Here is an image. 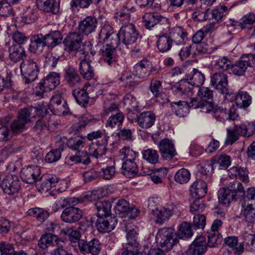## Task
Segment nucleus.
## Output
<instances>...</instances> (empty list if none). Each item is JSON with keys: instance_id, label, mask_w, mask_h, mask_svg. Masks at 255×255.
Instances as JSON below:
<instances>
[{"instance_id": "f257e3e1", "label": "nucleus", "mask_w": 255, "mask_h": 255, "mask_svg": "<svg viewBox=\"0 0 255 255\" xmlns=\"http://www.w3.org/2000/svg\"><path fill=\"white\" fill-rule=\"evenodd\" d=\"M186 81L173 86L172 89L174 94L185 99L193 93V87H197L203 84L204 75L197 69H193L186 75Z\"/></svg>"}, {"instance_id": "f03ea898", "label": "nucleus", "mask_w": 255, "mask_h": 255, "mask_svg": "<svg viewBox=\"0 0 255 255\" xmlns=\"http://www.w3.org/2000/svg\"><path fill=\"white\" fill-rule=\"evenodd\" d=\"M42 110L36 107L25 108L21 110L18 113L16 119L11 123V132L18 134L22 132L26 128V124L30 122V118L34 117L35 114L40 115Z\"/></svg>"}, {"instance_id": "7ed1b4c3", "label": "nucleus", "mask_w": 255, "mask_h": 255, "mask_svg": "<svg viewBox=\"0 0 255 255\" xmlns=\"http://www.w3.org/2000/svg\"><path fill=\"white\" fill-rule=\"evenodd\" d=\"M20 71L24 77L25 83L29 84L37 79L39 67L37 63L32 59H23L20 64Z\"/></svg>"}, {"instance_id": "20e7f679", "label": "nucleus", "mask_w": 255, "mask_h": 255, "mask_svg": "<svg viewBox=\"0 0 255 255\" xmlns=\"http://www.w3.org/2000/svg\"><path fill=\"white\" fill-rule=\"evenodd\" d=\"M174 230L170 228H163L158 230L156 235L157 244L164 250L169 251L175 244Z\"/></svg>"}, {"instance_id": "39448f33", "label": "nucleus", "mask_w": 255, "mask_h": 255, "mask_svg": "<svg viewBox=\"0 0 255 255\" xmlns=\"http://www.w3.org/2000/svg\"><path fill=\"white\" fill-rule=\"evenodd\" d=\"M138 35L134 25L129 23H125L119 31L120 39L125 45H131L135 42Z\"/></svg>"}, {"instance_id": "423d86ee", "label": "nucleus", "mask_w": 255, "mask_h": 255, "mask_svg": "<svg viewBox=\"0 0 255 255\" xmlns=\"http://www.w3.org/2000/svg\"><path fill=\"white\" fill-rule=\"evenodd\" d=\"M211 85L215 89L219 90L222 94H225V98L230 95L228 89L227 75L223 72H216L211 76Z\"/></svg>"}, {"instance_id": "0eeeda50", "label": "nucleus", "mask_w": 255, "mask_h": 255, "mask_svg": "<svg viewBox=\"0 0 255 255\" xmlns=\"http://www.w3.org/2000/svg\"><path fill=\"white\" fill-rule=\"evenodd\" d=\"M79 248L83 254L90 253L93 255H98L101 250L102 246L99 240L94 238L89 242L85 240H79Z\"/></svg>"}, {"instance_id": "6e6552de", "label": "nucleus", "mask_w": 255, "mask_h": 255, "mask_svg": "<svg viewBox=\"0 0 255 255\" xmlns=\"http://www.w3.org/2000/svg\"><path fill=\"white\" fill-rule=\"evenodd\" d=\"M49 108L55 115H65L69 112L66 102L63 101L62 102L61 96L59 94H56L51 97Z\"/></svg>"}, {"instance_id": "1a4fd4ad", "label": "nucleus", "mask_w": 255, "mask_h": 255, "mask_svg": "<svg viewBox=\"0 0 255 255\" xmlns=\"http://www.w3.org/2000/svg\"><path fill=\"white\" fill-rule=\"evenodd\" d=\"M1 188L8 195L14 194L20 188V182L15 175H8L2 181Z\"/></svg>"}, {"instance_id": "9d476101", "label": "nucleus", "mask_w": 255, "mask_h": 255, "mask_svg": "<svg viewBox=\"0 0 255 255\" xmlns=\"http://www.w3.org/2000/svg\"><path fill=\"white\" fill-rule=\"evenodd\" d=\"M117 221L118 220L115 216L98 217L96 227L101 233L110 232L115 229Z\"/></svg>"}, {"instance_id": "9b49d317", "label": "nucleus", "mask_w": 255, "mask_h": 255, "mask_svg": "<svg viewBox=\"0 0 255 255\" xmlns=\"http://www.w3.org/2000/svg\"><path fill=\"white\" fill-rule=\"evenodd\" d=\"M82 216L83 212L79 208L68 207L63 210L61 215V218L65 223H74L79 221Z\"/></svg>"}, {"instance_id": "f8f14e48", "label": "nucleus", "mask_w": 255, "mask_h": 255, "mask_svg": "<svg viewBox=\"0 0 255 255\" xmlns=\"http://www.w3.org/2000/svg\"><path fill=\"white\" fill-rule=\"evenodd\" d=\"M40 174V169L37 166H28L23 168L20 172L21 179L25 182L32 184L36 182Z\"/></svg>"}, {"instance_id": "ddd939ff", "label": "nucleus", "mask_w": 255, "mask_h": 255, "mask_svg": "<svg viewBox=\"0 0 255 255\" xmlns=\"http://www.w3.org/2000/svg\"><path fill=\"white\" fill-rule=\"evenodd\" d=\"M63 43L70 50L78 51L83 45V36L80 31L70 32L64 38Z\"/></svg>"}, {"instance_id": "4468645a", "label": "nucleus", "mask_w": 255, "mask_h": 255, "mask_svg": "<svg viewBox=\"0 0 255 255\" xmlns=\"http://www.w3.org/2000/svg\"><path fill=\"white\" fill-rule=\"evenodd\" d=\"M159 149L164 159L171 160L177 155L174 144L168 139H164L161 140L159 144Z\"/></svg>"}, {"instance_id": "2eb2a0df", "label": "nucleus", "mask_w": 255, "mask_h": 255, "mask_svg": "<svg viewBox=\"0 0 255 255\" xmlns=\"http://www.w3.org/2000/svg\"><path fill=\"white\" fill-rule=\"evenodd\" d=\"M207 249V243L204 237H197L187 250V255H202Z\"/></svg>"}, {"instance_id": "dca6fc26", "label": "nucleus", "mask_w": 255, "mask_h": 255, "mask_svg": "<svg viewBox=\"0 0 255 255\" xmlns=\"http://www.w3.org/2000/svg\"><path fill=\"white\" fill-rule=\"evenodd\" d=\"M109 138V136H105L101 142L97 141L96 143H92L89 147L90 154L96 158L105 154Z\"/></svg>"}, {"instance_id": "f3484780", "label": "nucleus", "mask_w": 255, "mask_h": 255, "mask_svg": "<svg viewBox=\"0 0 255 255\" xmlns=\"http://www.w3.org/2000/svg\"><path fill=\"white\" fill-rule=\"evenodd\" d=\"M133 69L134 76L141 79L147 77L153 70V68L150 66L149 62L147 60H143L136 63L134 66Z\"/></svg>"}, {"instance_id": "a211bd4d", "label": "nucleus", "mask_w": 255, "mask_h": 255, "mask_svg": "<svg viewBox=\"0 0 255 255\" xmlns=\"http://www.w3.org/2000/svg\"><path fill=\"white\" fill-rule=\"evenodd\" d=\"M207 183L202 179H197L190 187L191 195L196 199H200L206 194Z\"/></svg>"}, {"instance_id": "6ab92c4d", "label": "nucleus", "mask_w": 255, "mask_h": 255, "mask_svg": "<svg viewBox=\"0 0 255 255\" xmlns=\"http://www.w3.org/2000/svg\"><path fill=\"white\" fill-rule=\"evenodd\" d=\"M131 225H128L125 227L127 233V243L126 244V248H130L136 251H139L140 245L137 241V233L134 228L131 229Z\"/></svg>"}, {"instance_id": "aec40b11", "label": "nucleus", "mask_w": 255, "mask_h": 255, "mask_svg": "<svg viewBox=\"0 0 255 255\" xmlns=\"http://www.w3.org/2000/svg\"><path fill=\"white\" fill-rule=\"evenodd\" d=\"M98 21L95 17L87 16L82 20L78 26L80 32L88 35L95 31Z\"/></svg>"}, {"instance_id": "412c9836", "label": "nucleus", "mask_w": 255, "mask_h": 255, "mask_svg": "<svg viewBox=\"0 0 255 255\" xmlns=\"http://www.w3.org/2000/svg\"><path fill=\"white\" fill-rule=\"evenodd\" d=\"M63 77L66 84L70 87H77L81 84L80 76L76 70L72 67L65 69Z\"/></svg>"}, {"instance_id": "4be33fe9", "label": "nucleus", "mask_w": 255, "mask_h": 255, "mask_svg": "<svg viewBox=\"0 0 255 255\" xmlns=\"http://www.w3.org/2000/svg\"><path fill=\"white\" fill-rule=\"evenodd\" d=\"M155 115L151 111L142 112L137 116L136 120L138 125L143 128L151 127L155 121Z\"/></svg>"}, {"instance_id": "5701e85b", "label": "nucleus", "mask_w": 255, "mask_h": 255, "mask_svg": "<svg viewBox=\"0 0 255 255\" xmlns=\"http://www.w3.org/2000/svg\"><path fill=\"white\" fill-rule=\"evenodd\" d=\"M36 6L41 11L56 14L59 11V5L55 0H36Z\"/></svg>"}, {"instance_id": "b1692460", "label": "nucleus", "mask_w": 255, "mask_h": 255, "mask_svg": "<svg viewBox=\"0 0 255 255\" xmlns=\"http://www.w3.org/2000/svg\"><path fill=\"white\" fill-rule=\"evenodd\" d=\"M191 107L193 109H200L201 112L209 113L214 110V107L212 101L202 100L198 98L191 99Z\"/></svg>"}, {"instance_id": "393cba45", "label": "nucleus", "mask_w": 255, "mask_h": 255, "mask_svg": "<svg viewBox=\"0 0 255 255\" xmlns=\"http://www.w3.org/2000/svg\"><path fill=\"white\" fill-rule=\"evenodd\" d=\"M45 46H46V45L42 34L38 33L32 36L30 39L29 48L30 52L33 53L39 54L42 52Z\"/></svg>"}, {"instance_id": "a878e982", "label": "nucleus", "mask_w": 255, "mask_h": 255, "mask_svg": "<svg viewBox=\"0 0 255 255\" xmlns=\"http://www.w3.org/2000/svg\"><path fill=\"white\" fill-rule=\"evenodd\" d=\"M151 205L149 204L148 208L154 216L155 222L156 224L161 225L163 222L167 220L172 215V211L168 208H165L163 210H159L157 208L151 209Z\"/></svg>"}, {"instance_id": "bb28decb", "label": "nucleus", "mask_w": 255, "mask_h": 255, "mask_svg": "<svg viewBox=\"0 0 255 255\" xmlns=\"http://www.w3.org/2000/svg\"><path fill=\"white\" fill-rule=\"evenodd\" d=\"M97 217H113L112 216V202L109 200L98 201L95 202Z\"/></svg>"}, {"instance_id": "cd10ccee", "label": "nucleus", "mask_w": 255, "mask_h": 255, "mask_svg": "<svg viewBox=\"0 0 255 255\" xmlns=\"http://www.w3.org/2000/svg\"><path fill=\"white\" fill-rule=\"evenodd\" d=\"M233 98H234L236 106L239 108L245 109L252 103V97L246 92H239L237 95L232 96L230 100H232Z\"/></svg>"}, {"instance_id": "c85d7f7f", "label": "nucleus", "mask_w": 255, "mask_h": 255, "mask_svg": "<svg viewBox=\"0 0 255 255\" xmlns=\"http://www.w3.org/2000/svg\"><path fill=\"white\" fill-rule=\"evenodd\" d=\"M6 45L8 47L9 57L11 60L16 62L25 57V50L22 46L15 44L10 46L9 43H6Z\"/></svg>"}, {"instance_id": "c756f323", "label": "nucleus", "mask_w": 255, "mask_h": 255, "mask_svg": "<svg viewBox=\"0 0 255 255\" xmlns=\"http://www.w3.org/2000/svg\"><path fill=\"white\" fill-rule=\"evenodd\" d=\"M46 46L53 47L60 44L63 39L61 33L58 30L51 31L49 33L43 35Z\"/></svg>"}, {"instance_id": "7c9ffc66", "label": "nucleus", "mask_w": 255, "mask_h": 255, "mask_svg": "<svg viewBox=\"0 0 255 255\" xmlns=\"http://www.w3.org/2000/svg\"><path fill=\"white\" fill-rule=\"evenodd\" d=\"M61 241L58 240V237L52 233H46L43 235L38 241V246L42 249H45L50 246H54V243L58 246Z\"/></svg>"}, {"instance_id": "2f4dec72", "label": "nucleus", "mask_w": 255, "mask_h": 255, "mask_svg": "<svg viewBox=\"0 0 255 255\" xmlns=\"http://www.w3.org/2000/svg\"><path fill=\"white\" fill-rule=\"evenodd\" d=\"M176 234L180 239L187 240L191 238L193 235L191 224L187 222H182L178 226Z\"/></svg>"}, {"instance_id": "473e14b6", "label": "nucleus", "mask_w": 255, "mask_h": 255, "mask_svg": "<svg viewBox=\"0 0 255 255\" xmlns=\"http://www.w3.org/2000/svg\"><path fill=\"white\" fill-rule=\"evenodd\" d=\"M122 173L127 177L131 178L137 175L138 169L134 161H124L122 166Z\"/></svg>"}, {"instance_id": "72a5a7b5", "label": "nucleus", "mask_w": 255, "mask_h": 255, "mask_svg": "<svg viewBox=\"0 0 255 255\" xmlns=\"http://www.w3.org/2000/svg\"><path fill=\"white\" fill-rule=\"evenodd\" d=\"M101 54L104 62L109 65L116 61V50L110 46L104 45L101 49Z\"/></svg>"}, {"instance_id": "f704fd0d", "label": "nucleus", "mask_w": 255, "mask_h": 255, "mask_svg": "<svg viewBox=\"0 0 255 255\" xmlns=\"http://www.w3.org/2000/svg\"><path fill=\"white\" fill-rule=\"evenodd\" d=\"M190 105L191 101L189 103L179 101L172 104L176 115L179 117H184L189 113V108H192Z\"/></svg>"}, {"instance_id": "c9c22d12", "label": "nucleus", "mask_w": 255, "mask_h": 255, "mask_svg": "<svg viewBox=\"0 0 255 255\" xmlns=\"http://www.w3.org/2000/svg\"><path fill=\"white\" fill-rule=\"evenodd\" d=\"M172 44V38L167 34H163L159 37L157 46L159 51L163 53L169 51L171 49Z\"/></svg>"}, {"instance_id": "e433bc0d", "label": "nucleus", "mask_w": 255, "mask_h": 255, "mask_svg": "<svg viewBox=\"0 0 255 255\" xmlns=\"http://www.w3.org/2000/svg\"><path fill=\"white\" fill-rule=\"evenodd\" d=\"M163 17L157 13H145L143 16L144 25L146 28L150 29L152 27H154Z\"/></svg>"}, {"instance_id": "4c0bfd02", "label": "nucleus", "mask_w": 255, "mask_h": 255, "mask_svg": "<svg viewBox=\"0 0 255 255\" xmlns=\"http://www.w3.org/2000/svg\"><path fill=\"white\" fill-rule=\"evenodd\" d=\"M225 242L227 246L231 248L236 255H240L243 253L244 250V244H239L237 237H229L225 239Z\"/></svg>"}, {"instance_id": "58836bf2", "label": "nucleus", "mask_w": 255, "mask_h": 255, "mask_svg": "<svg viewBox=\"0 0 255 255\" xmlns=\"http://www.w3.org/2000/svg\"><path fill=\"white\" fill-rule=\"evenodd\" d=\"M125 119L124 115L121 112H117L111 115L106 124L107 128H119L122 125Z\"/></svg>"}, {"instance_id": "ea45409f", "label": "nucleus", "mask_w": 255, "mask_h": 255, "mask_svg": "<svg viewBox=\"0 0 255 255\" xmlns=\"http://www.w3.org/2000/svg\"><path fill=\"white\" fill-rule=\"evenodd\" d=\"M113 34H116L113 28L109 25H105L101 29L99 34L98 38L99 43L103 42L108 44L112 40V36Z\"/></svg>"}, {"instance_id": "a19ab883", "label": "nucleus", "mask_w": 255, "mask_h": 255, "mask_svg": "<svg viewBox=\"0 0 255 255\" xmlns=\"http://www.w3.org/2000/svg\"><path fill=\"white\" fill-rule=\"evenodd\" d=\"M79 72L83 77L88 80L91 79L94 76V71L89 61L82 60L79 65Z\"/></svg>"}, {"instance_id": "79ce46f5", "label": "nucleus", "mask_w": 255, "mask_h": 255, "mask_svg": "<svg viewBox=\"0 0 255 255\" xmlns=\"http://www.w3.org/2000/svg\"><path fill=\"white\" fill-rule=\"evenodd\" d=\"M16 27L15 25H12L8 27L7 33L9 36H11L15 42L19 45L23 44L27 41V37L25 35L18 30H15Z\"/></svg>"}, {"instance_id": "37998d69", "label": "nucleus", "mask_w": 255, "mask_h": 255, "mask_svg": "<svg viewBox=\"0 0 255 255\" xmlns=\"http://www.w3.org/2000/svg\"><path fill=\"white\" fill-rule=\"evenodd\" d=\"M72 94L80 105L85 107L88 104L90 97L85 88H82L80 90H74Z\"/></svg>"}, {"instance_id": "c03bdc74", "label": "nucleus", "mask_w": 255, "mask_h": 255, "mask_svg": "<svg viewBox=\"0 0 255 255\" xmlns=\"http://www.w3.org/2000/svg\"><path fill=\"white\" fill-rule=\"evenodd\" d=\"M170 37L177 44H182L184 42V39L187 36V33L180 26L174 27L170 32Z\"/></svg>"}, {"instance_id": "a18cd8bd", "label": "nucleus", "mask_w": 255, "mask_h": 255, "mask_svg": "<svg viewBox=\"0 0 255 255\" xmlns=\"http://www.w3.org/2000/svg\"><path fill=\"white\" fill-rule=\"evenodd\" d=\"M231 158L229 155L221 154L214 158L212 166H217L219 169H226L231 165Z\"/></svg>"}, {"instance_id": "49530a36", "label": "nucleus", "mask_w": 255, "mask_h": 255, "mask_svg": "<svg viewBox=\"0 0 255 255\" xmlns=\"http://www.w3.org/2000/svg\"><path fill=\"white\" fill-rule=\"evenodd\" d=\"M129 203L125 199L119 200L115 207V211L117 215L123 218L129 213Z\"/></svg>"}, {"instance_id": "de8ad7c7", "label": "nucleus", "mask_w": 255, "mask_h": 255, "mask_svg": "<svg viewBox=\"0 0 255 255\" xmlns=\"http://www.w3.org/2000/svg\"><path fill=\"white\" fill-rule=\"evenodd\" d=\"M44 80L45 86L52 90L60 84V75L56 72H50Z\"/></svg>"}, {"instance_id": "09e8293b", "label": "nucleus", "mask_w": 255, "mask_h": 255, "mask_svg": "<svg viewBox=\"0 0 255 255\" xmlns=\"http://www.w3.org/2000/svg\"><path fill=\"white\" fill-rule=\"evenodd\" d=\"M232 194H234L235 200L245 195V192L242 184L238 181L231 182L228 187Z\"/></svg>"}, {"instance_id": "8fccbe9b", "label": "nucleus", "mask_w": 255, "mask_h": 255, "mask_svg": "<svg viewBox=\"0 0 255 255\" xmlns=\"http://www.w3.org/2000/svg\"><path fill=\"white\" fill-rule=\"evenodd\" d=\"M255 23V14L249 13L245 15L239 21V25L242 29H251Z\"/></svg>"}, {"instance_id": "3c124183", "label": "nucleus", "mask_w": 255, "mask_h": 255, "mask_svg": "<svg viewBox=\"0 0 255 255\" xmlns=\"http://www.w3.org/2000/svg\"><path fill=\"white\" fill-rule=\"evenodd\" d=\"M219 202L223 204H229L232 200L235 199L234 194H232L228 188L220 189L218 192Z\"/></svg>"}, {"instance_id": "603ef678", "label": "nucleus", "mask_w": 255, "mask_h": 255, "mask_svg": "<svg viewBox=\"0 0 255 255\" xmlns=\"http://www.w3.org/2000/svg\"><path fill=\"white\" fill-rule=\"evenodd\" d=\"M229 174H231L229 175L230 177L233 176L237 178L238 176V178L243 182L245 183L249 182L248 172L246 169L233 167L229 171Z\"/></svg>"}, {"instance_id": "864d4df0", "label": "nucleus", "mask_w": 255, "mask_h": 255, "mask_svg": "<svg viewBox=\"0 0 255 255\" xmlns=\"http://www.w3.org/2000/svg\"><path fill=\"white\" fill-rule=\"evenodd\" d=\"M169 28V23L168 19L163 17L154 27L155 34L156 36L159 37L161 36L160 34H166L165 33L168 31Z\"/></svg>"}, {"instance_id": "5fc2aeb1", "label": "nucleus", "mask_w": 255, "mask_h": 255, "mask_svg": "<svg viewBox=\"0 0 255 255\" xmlns=\"http://www.w3.org/2000/svg\"><path fill=\"white\" fill-rule=\"evenodd\" d=\"M207 238V246L211 248L217 247L222 241V237L219 232H208Z\"/></svg>"}, {"instance_id": "6e6d98bb", "label": "nucleus", "mask_w": 255, "mask_h": 255, "mask_svg": "<svg viewBox=\"0 0 255 255\" xmlns=\"http://www.w3.org/2000/svg\"><path fill=\"white\" fill-rule=\"evenodd\" d=\"M191 174L189 171L185 168H181L178 170L174 176V179L179 184L187 183L190 179Z\"/></svg>"}, {"instance_id": "4d7b16f0", "label": "nucleus", "mask_w": 255, "mask_h": 255, "mask_svg": "<svg viewBox=\"0 0 255 255\" xmlns=\"http://www.w3.org/2000/svg\"><path fill=\"white\" fill-rule=\"evenodd\" d=\"M143 158L147 162L155 164L158 161L159 155L156 150L152 149L144 150L142 152Z\"/></svg>"}, {"instance_id": "13d9d810", "label": "nucleus", "mask_w": 255, "mask_h": 255, "mask_svg": "<svg viewBox=\"0 0 255 255\" xmlns=\"http://www.w3.org/2000/svg\"><path fill=\"white\" fill-rule=\"evenodd\" d=\"M232 62L227 57L219 58L214 65L215 68L221 71H226L231 69Z\"/></svg>"}, {"instance_id": "bf43d9fd", "label": "nucleus", "mask_w": 255, "mask_h": 255, "mask_svg": "<svg viewBox=\"0 0 255 255\" xmlns=\"http://www.w3.org/2000/svg\"><path fill=\"white\" fill-rule=\"evenodd\" d=\"M245 62H244L242 57L239 61H237L234 64H232L231 70L234 75L237 76L243 75L248 69L247 65Z\"/></svg>"}, {"instance_id": "052dcab7", "label": "nucleus", "mask_w": 255, "mask_h": 255, "mask_svg": "<svg viewBox=\"0 0 255 255\" xmlns=\"http://www.w3.org/2000/svg\"><path fill=\"white\" fill-rule=\"evenodd\" d=\"M242 236L246 249L248 251H255V234L245 232Z\"/></svg>"}, {"instance_id": "680f3d73", "label": "nucleus", "mask_w": 255, "mask_h": 255, "mask_svg": "<svg viewBox=\"0 0 255 255\" xmlns=\"http://www.w3.org/2000/svg\"><path fill=\"white\" fill-rule=\"evenodd\" d=\"M134 74L130 72H124L120 80L124 83L125 86L127 87H133L135 85L136 83L134 81Z\"/></svg>"}, {"instance_id": "e2e57ef3", "label": "nucleus", "mask_w": 255, "mask_h": 255, "mask_svg": "<svg viewBox=\"0 0 255 255\" xmlns=\"http://www.w3.org/2000/svg\"><path fill=\"white\" fill-rule=\"evenodd\" d=\"M84 138H70L68 140L67 145L69 148L79 151L84 146Z\"/></svg>"}, {"instance_id": "0e129e2a", "label": "nucleus", "mask_w": 255, "mask_h": 255, "mask_svg": "<svg viewBox=\"0 0 255 255\" xmlns=\"http://www.w3.org/2000/svg\"><path fill=\"white\" fill-rule=\"evenodd\" d=\"M85 201H90V197L88 195H85L84 197L80 198L71 197L63 199L66 207L67 206L73 207L78 203H83Z\"/></svg>"}, {"instance_id": "69168bd1", "label": "nucleus", "mask_w": 255, "mask_h": 255, "mask_svg": "<svg viewBox=\"0 0 255 255\" xmlns=\"http://www.w3.org/2000/svg\"><path fill=\"white\" fill-rule=\"evenodd\" d=\"M198 99L202 100L211 101L213 100V91L208 87H200L198 90Z\"/></svg>"}, {"instance_id": "338daca9", "label": "nucleus", "mask_w": 255, "mask_h": 255, "mask_svg": "<svg viewBox=\"0 0 255 255\" xmlns=\"http://www.w3.org/2000/svg\"><path fill=\"white\" fill-rule=\"evenodd\" d=\"M48 122L46 117H40L35 123L33 127L34 130L37 133H40L47 129Z\"/></svg>"}, {"instance_id": "774afa93", "label": "nucleus", "mask_w": 255, "mask_h": 255, "mask_svg": "<svg viewBox=\"0 0 255 255\" xmlns=\"http://www.w3.org/2000/svg\"><path fill=\"white\" fill-rule=\"evenodd\" d=\"M244 215L247 221L255 223V208L252 204L248 205L244 210Z\"/></svg>"}]
</instances>
